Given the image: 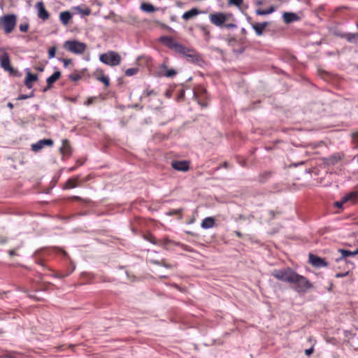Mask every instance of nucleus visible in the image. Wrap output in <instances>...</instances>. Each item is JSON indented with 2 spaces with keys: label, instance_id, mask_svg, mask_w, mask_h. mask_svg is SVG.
I'll list each match as a JSON object with an SVG mask.
<instances>
[{
  "label": "nucleus",
  "instance_id": "27",
  "mask_svg": "<svg viewBox=\"0 0 358 358\" xmlns=\"http://www.w3.org/2000/svg\"><path fill=\"white\" fill-rule=\"evenodd\" d=\"M338 252L342 255V257L345 258L350 256H355L358 254V248L355 251H350L345 249H339Z\"/></svg>",
  "mask_w": 358,
  "mask_h": 358
},
{
  "label": "nucleus",
  "instance_id": "37",
  "mask_svg": "<svg viewBox=\"0 0 358 358\" xmlns=\"http://www.w3.org/2000/svg\"><path fill=\"white\" fill-rule=\"evenodd\" d=\"M157 94V92H155L154 90H150V89H146L144 92H143V95L145 96V97H149L150 96H156Z\"/></svg>",
  "mask_w": 358,
  "mask_h": 358
},
{
  "label": "nucleus",
  "instance_id": "22",
  "mask_svg": "<svg viewBox=\"0 0 358 358\" xmlns=\"http://www.w3.org/2000/svg\"><path fill=\"white\" fill-rule=\"evenodd\" d=\"M282 17L286 24H289L299 20V17L294 13H285Z\"/></svg>",
  "mask_w": 358,
  "mask_h": 358
},
{
  "label": "nucleus",
  "instance_id": "19",
  "mask_svg": "<svg viewBox=\"0 0 358 358\" xmlns=\"http://www.w3.org/2000/svg\"><path fill=\"white\" fill-rule=\"evenodd\" d=\"M61 76L60 71H55L52 76L48 77L46 80L47 82V87L44 90L46 91L48 89H50L53 83H55Z\"/></svg>",
  "mask_w": 358,
  "mask_h": 358
},
{
  "label": "nucleus",
  "instance_id": "63",
  "mask_svg": "<svg viewBox=\"0 0 358 358\" xmlns=\"http://www.w3.org/2000/svg\"><path fill=\"white\" fill-rule=\"evenodd\" d=\"M8 106L9 107H10V108H13V104H12L11 103H9L8 104Z\"/></svg>",
  "mask_w": 358,
  "mask_h": 358
},
{
  "label": "nucleus",
  "instance_id": "25",
  "mask_svg": "<svg viewBox=\"0 0 358 358\" xmlns=\"http://www.w3.org/2000/svg\"><path fill=\"white\" fill-rule=\"evenodd\" d=\"M199 10L197 8H192L191 10L186 11L183 13L182 17L185 20H189L197 15H199Z\"/></svg>",
  "mask_w": 358,
  "mask_h": 358
},
{
  "label": "nucleus",
  "instance_id": "41",
  "mask_svg": "<svg viewBox=\"0 0 358 358\" xmlns=\"http://www.w3.org/2000/svg\"><path fill=\"white\" fill-rule=\"evenodd\" d=\"M160 266H164L167 268H173L174 266H176V265H172V264H170L169 263L166 262V259H163L160 261Z\"/></svg>",
  "mask_w": 358,
  "mask_h": 358
},
{
  "label": "nucleus",
  "instance_id": "51",
  "mask_svg": "<svg viewBox=\"0 0 358 358\" xmlns=\"http://www.w3.org/2000/svg\"><path fill=\"white\" fill-rule=\"evenodd\" d=\"M85 162V160H81V159H78L76 161V166H81L84 164Z\"/></svg>",
  "mask_w": 358,
  "mask_h": 358
},
{
  "label": "nucleus",
  "instance_id": "49",
  "mask_svg": "<svg viewBox=\"0 0 358 358\" xmlns=\"http://www.w3.org/2000/svg\"><path fill=\"white\" fill-rule=\"evenodd\" d=\"M313 351H314L313 347H311L310 348L306 349L305 350V354L307 356H310L311 354H313Z\"/></svg>",
  "mask_w": 358,
  "mask_h": 358
},
{
  "label": "nucleus",
  "instance_id": "8",
  "mask_svg": "<svg viewBox=\"0 0 358 358\" xmlns=\"http://www.w3.org/2000/svg\"><path fill=\"white\" fill-rule=\"evenodd\" d=\"M229 15L222 12L211 13L209 15L210 22L219 27H223L225 22L228 21Z\"/></svg>",
  "mask_w": 358,
  "mask_h": 358
},
{
  "label": "nucleus",
  "instance_id": "48",
  "mask_svg": "<svg viewBox=\"0 0 358 358\" xmlns=\"http://www.w3.org/2000/svg\"><path fill=\"white\" fill-rule=\"evenodd\" d=\"M60 60L64 63V67H67L68 65L71 62V59H61Z\"/></svg>",
  "mask_w": 358,
  "mask_h": 358
},
{
  "label": "nucleus",
  "instance_id": "57",
  "mask_svg": "<svg viewBox=\"0 0 358 358\" xmlns=\"http://www.w3.org/2000/svg\"><path fill=\"white\" fill-rule=\"evenodd\" d=\"M35 69H36L37 71H43L44 69V67L43 66H38V67H35Z\"/></svg>",
  "mask_w": 358,
  "mask_h": 358
},
{
  "label": "nucleus",
  "instance_id": "54",
  "mask_svg": "<svg viewBox=\"0 0 358 358\" xmlns=\"http://www.w3.org/2000/svg\"><path fill=\"white\" fill-rule=\"evenodd\" d=\"M171 92L170 90H166L164 95L167 97V98H170L171 96Z\"/></svg>",
  "mask_w": 358,
  "mask_h": 358
},
{
  "label": "nucleus",
  "instance_id": "62",
  "mask_svg": "<svg viewBox=\"0 0 358 358\" xmlns=\"http://www.w3.org/2000/svg\"><path fill=\"white\" fill-rule=\"evenodd\" d=\"M38 263L41 264L42 266H44L43 262L42 261H40Z\"/></svg>",
  "mask_w": 358,
  "mask_h": 358
},
{
  "label": "nucleus",
  "instance_id": "45",
  "mask_svg": "<svg viewBox=\"0 0 358 358\" xmlns=\"http://www.w3.org/2000/svg\"><path fill=\"white\" fill-rule=\"evenodd\" d=\"M56 52V48L52 47L48 50V57L50 59L55 57Z\"/></svg>",
  "mask_w": 358,
  "mask_h": 358
},
{
  "label": "nucleus",
  "instance_id": "5",
  "mask_svg": "<svg viewBox=\"0 0 358 358\" xmlns=\"http://www.w3.org/2000/svg\"><path fill=\"white\" fill-rule=\"evenodd\" d=\"M99 60L107 65L113 66L119 65L121 62L120 55L114 51H108L99 56Z\"/></svg>",
  "mask_w": 358,
  "mask_h": 358
},
{
  "label": "nucleus",
  "instance_id": "12",
  "mask_svg": "<svg viewBox=\"0 0 358 358\" xmlns=\"http://www.w3.org/2000/svg\"><path fill=\"white\" fill-rule=\"evenodd\" d=\"M308 260L310 264H311L314 267L322 268L327 267L328 266V263L326 262L324 259L311 253L308 255Z\"/></svg>",
  "mask_w": 358,
  "mask_h": 358
},
{
  "label": "nucleus",
  "instance_id": "60",
  "mask_svg": "<svg viewBox=\"0 0 358 358\" xmlns=\"http://www.w3.org/2000/svg\"><path fill=\"white\" fill-rule=\"evenodd\" d=\"M77 166H73L69 169V171H73L76 169Z\"/></svg>",
  "mask_w": 358,
  "mask_h": 358
},
{
  "label": "nucleus",
  "instance_id": "1",
  "mask_svg": "<svg viewBox=\"0 0 358 358\" xmlns=\"http://www.w3.org/2000/svg\"><path fill=\"white\" fill-rule=\"evenodd\" d=\"M63 47L66 51L75 55H82L87 50V45L77 40H68L64 43Z\"/></svg>",
  "mask_w": 358,
  "mask_h": 358
},
{
  "label": "nucleus",
  "instance_id": "7",
  "mask_svg": "<svg viewBox=\"0 0 358 358\" xmlns=\"http://www.w3.org/2000/svg\"><path fill=\"white\" fill-rule=\"evenodd\" d=\"M194 96L198 103L202 107L206 108L208 105V96L206 90L201 86L196 87L194 90Z\"/></svg>",
  "mask_w": 358,
  "mask_h": 358
},
{
  "label": "nucleus",
  "instance_id": "2",
  "mask_svg": "<svg viewBox=\"0 0 358 358\" xmlns=\"http://www.w3.org/2000/svg\"><path fill=\"white\" fill-rule=\"evenodd\" d=\"M293 289L297 292H304L312 288L313 285L310 281L304 276L298 274L296 272L293 278Z\"/></svg>",
  "mask_w": 358,
  "mask_h": 358
},
{
  "label": "nucleus",
  "instance_id": "3",
  "mask_svg": "<svg viewBox=\"0 0 358 358\" xmlns=\"http://www.w3.org/2000/svg\"><path fill=\"white\" fill-rule=\"evenodd\" d=\"M17 24V17L14 14H8L0 18V26L3 29L5 34H10L15 28Z\"/></svg>",
  "mask_w": 358,
  "mask_h": 358
},
{
  "label": "nucleus",
  "instance_id": "59",
  "mask_svg": "<svg viewBox=\"0 0 358 358\" xmlns=\"http://www.w3.org/2000/svg\"><path fill=\"white\" fill-rule=\"evenodd\" d=\"M343 200L341 201V202H336V206L338 207H341L342 205H343Z\"/></svg>",
  "mask_w": 358,
  "mask_h": 358
},
{
  "label": "nucleus",
  "instance_id": "23",
  "mask_svg": "<svg viewBox=\"0 0 358 358\" xmlns=\"http://www.w3.org/2000/svg\"><path fill=\"white\" fill-rule=\"evenodd\" d=\"M72 19V15L69 11H63L59 13V20L64 25H67Z\"/></svg>",
  "mask_w": 358,
  "mask_h": 358
},
{
  "label": "nucleus",
  "instance_id": "33",
  "mask_svg": "<svg viewBox=\"0 0 358 358\" xmlns=\"http://www.w3.org/2000/svg\"><path fill=\"white\" fill-rule=\"evenodd\" d=\"M82 78V74L79 72H74L69 76V78L72 81H78Z\"/></svg>",
  "mask_w": 358,
  "mask_h": 358
},
{
  "label": "nucleus",
  "instance_id": "35",
  "mask_svg": "<svg viewBox=\"0 0 358 358\" xmlns=\"http://www.w3.org/2000/svg\"><path fill=\"white\" fill-rule=\"evenodd\" d=\"M38 80V77L35 74H32L31 73H28L27 74V76H26V78H25V81L26 82H30V83H32L34 81H36Z\"/></svg>",
  "mask_w": 358,
  "mask_h": 358
},
{
  "label": "nucleus",
  "instance_id": "47",
  "mask_svg": "<svg viewBox=\"0 0 358 358\" xmlns=\"http://www.w3.org/2000/svg\"><path fill=\"white\" fill-rule=\"evenodd\" d=\"M33 96H34V92H31L29 95L20 94L19 96V97H18V99L19 100H24V99H27L28 98H31V97H33Z\"/></svg>",
  "mask_w": 358,
  "mask_h": 358
},
{
  "label": "nucleus",
  "instance_id": "13",
  "mask_svg": "<svg viewBox=\"0 0 358 358\" xmlns=\"http://www.w3.org/2000/svg\"><path fill=\"white\" fill-rule=\"evenodd\" d=\"M93 76L96 80L103 83L106 87H108L110 85L109 78L105 75L103 69H96L93 73Z\"/></svg>",
  "mask_w": 358,
  "mask_h": 358
},
{
  "label": "nucleus",
  "instance_id": "53",
  "mask_svg": "<svg viewBox=\"0 0 358 358\" xmlns=\"http://www.w3.org/2000/svg\"><path fill=\"white\" fill-rule=\"evenodd\" d=\"M131 230L134 234H138V229L134 226V224H131Z\"/></svg>",
  "mask_w": 358,
  "mask_h": 358
},
{
  "label": "nucleus",
  "instance_id": "40",
  "mask_svg": "<svg viewBox=\"0 0 358 358\" xmlns=\"http://www.w3.org/2000/svg\"><path fill=\"white\" fill-rule=\"evenodd\" d=\"M96 99H97L96 96L89 97V98H87V101H85L84 105L89 106L93 104Z\"/></svg>",
  "mask_w": 358,
  "mask_h": 358
},
{
  "label": "nucleus",
  "instance_id": "6",
  "mask_svg": "<svg viewBox=\"0 0 358 358\" xmlns=\"http://www.w3.org/2000/svg\"><path fill=\"white\" fill-rule=\"evenodd\" d=\"M159 41L171 50L180 54L184 50V45L177 42L173 38L166 36H162L159 38Z\"/></svg>",
  "mask_w": 358,
  "mask_h": 358
},
{
  "label": "nucleus",
  "instance_id": "29",
  "mask_svg": "<svg viewBox=\"0 0 358 358\" xmlns=\"http://www.w3.org/2000/svg\"><path fill=\"white\" fill-rule=\"evenodd\" d=\"M275 11V8L273 6H271L268 9H257L255 13L258 15H266L272 13Z\"/></svg>",
  "mask_w": 358,
  "mask_h": 358
},
{
  "label": "nucleus",
  "instance_id": "50",
  "mask_svg": "<svg viewBox=\"0 0 358 358\" xmlns=\"http://www.w3.org/2000/svg\"><path fill=\"white\" fill-rule=\"evenodd\" d=\"M8 254H9V255H10V257H13V256H15V255H17V254H16V252H15V250H10L8 251Z\"/></svg>",
  "mask_w": 358,
  "mask_h": 358
},
{
  "label": "nucleus",
  "instance_id": "56",
  "mask_svg": "<svg viewBox=\"0 0 358 358\" xmlns=\"http://www.w3.org/2000/svg\"><path fill=\"white\" fill-rule=\"evenodd\" d=\"M227 41H228L229 43H230L231 42H236V38H228V39H227Z\"/></svg>",
  "mask_w": 358,
  "mask_h": 358
},
{
  "label": "nucleus",
  "instance_id": "38",
  "mask_svg": "<svg viewBox=\"0 0 358 358\" xmlns=\"http://www.w3.org/2000/svg\"><path fill=\"white\" fill-rule=\"evenodd\" d=\"M243 2V0H228V3L229 5H234L237 7H240Z\"/></svg>",
  "mask_w": 358,
  "mask_h": 358
},
{
  "label": "nucleus",
  "instance_id": "44",
  "mask_svg": "<svg viewBox=\"0 0 358 358\" xmlns=\"http://www.w3.org/2000/svg\"><path fill=\"white\" fill-rule=\"evenodd\" d=\"M29 24L28 23L21 24L19 26V29L22 32H27L29 29Z\"/></svg>",
  "mask_w": 358,
  "mask_h": 358
},
{
  "label": "nucleus",
  "instance_id": "20",
  "mask_svg": "<svg viewBox=\"0 0 358 358\" xmlns=\"http://www.w3.org/2000/svg\"><path fill=\"white\" fill-rule=\"evenodd\" d=\"M358 200V192H351L349 194H347L344 196H343V203H346L348 201H350L352 203H355Z\"/></svg>",
  "mask_w": 358,
  "mask_h": 358
},
{
  "label": "nucleus",
  "instance_id": "18",
  "mask_svg": "<svg viewBox=\"0 0 358 358\" xmlns=\"http://www.w3.org/2000/svg\"><path fill=\"white\" fill-rule=\"evenodd\" d=\"M60 152L62 155L69 157L71 155V146L69 140L64 139L62 141V145L60 148Z\"/></svg>",
  "mask_w": 358,
  "mask_h": 358
},
{
  "label": "nucleus",
  "instance_id": "21",
  "mask_svg": "<svg viewBox=\"0 0 358 358\" xmlns=\"http://www.w3.org/2000/svg\"><path fill=\"white\" fill-rule=\"evenodd\" d=\"M158 242L159 243L157 245L164 247L165 249H169L171 246L179 245L178 243H176L167 237L159 240Z\"/></svg>",
  "mask_w": 358,
  "mask_h": 358
},
{
  "label": "nucleus",
  "instance_id": "4",
  "mask_svg": "<svg viewBox=\"0 0 358 358\" xmlns=\"http://www.w3.org/2000/svg\"><path fill=\"white\" fill-rule=\"evenodd\" d=\"M295 271L291 268H285L282 269H275L272 271L271 275L278 280L282 282L292 283Z\"/></svg>",
  "mask_w": 358,
  "mask_h": 358
},
{
  "label": "nucleus",
  "instance_id": "46",
  "mask_svg": "<svg viewBox=\"0 0 358 358\" xmlns=\"http://www.w3.org/2000/svg\"><path fill=\"white\" fill-rule=\"evenodd\" d=\"M223 27H225L227 29H234V28H237V25H236V24H235L234 22L227 23V22L223 25Z\"/></svg>",
  "mask_w": 358,
  "mask_h": 358
},
{
  "label": "nucleus",
  "instance_id": "24",
  "mask_svg": "<svg viewBox=\"0 0 358 358\" xmlns=\"http://www.w3.org/2000/svg\"><path fill=\"white\" fill-rule=\"evenodd\" d=\"M79 181L78 176L69 178L65 183L64 189H73L78 187Z\"/></svg>",
  "mask_w": 358,
  "mask_h": 358
},
{
  "label": "nucleus",
  "instance_id": "64",
  "mask_svg": "<svg viewBox=\"0 0 358 358\" xmlns=\"http://www.w3.org/2000/svg\"><path fill=\"white\" fill-rule=\"evenodd\" d=\"M7 356H0V358H7Z\"/></svg>",
  "mask_w": 358,
  "mask_h": 358
},
{
  "label": "nucleus",
  "instance_id": "55",
  "mask_svg": "<svg viewBox=\"0 0 358 358\" xmlns=\"http://www.w3.org/2000/svg\"><path fill=\"white\" fill-rule=\"evenodd\" d=\"M234 234L238 237V238H242L243 237V234L241 232L238 231H234Z\"/></svg>",
  "mask_w": 358,
  "mask_h": 358
},
{
  "label": "nucleus",
  "instance_id": "26",
  "mask_svg": "<svg viewBox=\"0 0 358 358\" xmlns=\"http://www.w3.org/2000/svg\"><path fill=\"white\" fill-rule=\"evenodd\" d=\"M215 224V219L212 217H208L202 220L201 226L203 229H210L213 228Z\"/></svg>",
  "mask_w": 358,
  "mask_h": 358
},
{
  "label": "nucleus",
  "instance_id": "30",
  "mask_svg": "<svg viewBox=\"0 0 358 358\" xmlns=\"http://www.w3.org/2000/svg\"><path fill=\"white\" fill-rule=\"evenodd\" d=\"M143 238L145 241H147L154 245H157L159 243L158 240L150 233L143 234Z\"/></svg>",
  "mask_w": 358,
  "mask_h": 358
},
{
  "label": "nucleus",
  "instance_id": "17",
  "mask_svg": "<svg viewBox=\"0 0 358 358\" xmlns=\"http://www.w3.org/2000/svg\"><path fill=\"white\" fill-rule=\"evenodd\" d=\"M251 26L257 36H262L265 29L268 26V22H264L261 23H251Z\"/></svg>",
  "mask_w": 358,
  "mask_h": 358
},
{
  "label": "nucleus",
  "instance_id": "16",
  "mask_svg": "<svg viewBox=\"0 0 358 358\" xmlns=\"http://www.w3.org/2000/svg\"><path fill=\"white\" fill-rule=\"evenodd\" d=\"M38 9V16L43 20H46L49 18V13L46 10L44 4L42 1L38 2L36 5Z\"/></svg>",
  "mask_w": 358,
  "mask_h": 358
},
{
  "label": "nucleus",
  "instance_id": "58",
  "mask_svg": "<svg viewBox=\"0 0 358 358\" xmlns=\"http://www.w3.org/2000/svg\"><path fill=\"white\" fill-rule=\"evenodd\" d=\"M6 241H7V239L6 238H1V240H0V243L1 244L5 243Z\"/></svg>",
  "mask_w": 358,
  "mask_h": 358
},
{
  "label": "nucleus",
  "instance_id": "61",
  "mask_svg": "<svg viewBox=\"0 0 358 358\" xmlns=\"http://www.w3.org/2000/svg\"><path fill=\"white\" fill-rule=\"evenodd\" d=\"M153 263L157 265H160V261H153Z\"/></svg>",
  "mask_w": 358,
  "mask_h": 358
},
{
  "label": "nucleus",
  "instance_id": "15",
  "mask_svg": "<svg viewBox=\"0 0 358 358\" xmlns=\"http://www.w3.org/2000/svg\"><path fill=\"white\" fill-rule=\"evenodd\" d=\"M160 73L167 78H173L176 76L177 71L168 68V62L164 61L160 66Z\"/></svg>",
  "mask_w": 358,
  "mask_h": 358
},
{
  "label": "nucleus",
  "instance_id": "9",
  "mask_svg": "<svg viewBox=\"0 0 358 358\" xmlns=\"http://www.w3.org/2000/svg\"><path fill=\"white\" fill-rule=\"evenodd\" d=\"M190 161L188 160H173L171 166L176 171L187 172L190 169Z\"/></svg>",
  "mask_w": 358,
  "mask_h": 358
},
{
  "label": "nucleus",
  "instance_id": "52",
  "mask_svg": "<svg viewBox=\"0 0 358 358\" xmlns=\"http://www.w3.org/2000/svg\"><path fill=\"white\" fill-rule=\"evenodd\" d=\"M24 84L27 86V87L29 88V89H31L33 87L32 83L24 81Z\"/></svg>",
  "mask_w": 358,
  "mask_h": 358
},
{
  "label": "nucleus",
  "instance_id": "11",
  "mask_svg": "<svg viewBox=\"0 0 358 358\" xmlns=\"http://www.w3.org/2000/svg\"><path fill=\"white\" fill-rule=\"evenodd\" d=\"M180 55L184 56L187 61L192 62H198L200 59L199 55L195 50L189 49L184 45V50L180 52Z\"/></svg>",
  "mask_w": 358,
  "mask_h": 358
},
{
  "label": "nucleus",
  "instance_id": "31",
  "mask_svg": "<svg viewBox=\"0 0 358 358\" xmlns=\"http://www.w3.org/2000/svg\"><path fill=\"white\" fill-rule=\"evenodd\" d=\"M182 212H183V208L171 209L166 213V215H169V216L179 215L180 219H181L182 217Z\"/></svg>",
  "mask_w": 358,
  "mask_h": 358
},
{
  "label": "nucleus",
  "instance_id": "43",
  "mask_svg": "<svg viewBox=\"0 0 358 358\" xmlns=\"http://www.w3.org/2000/svg\"><path fill=\"white\" fill-rule=\"evenodd\" d=\"M68 199L73 201H83V202H85V203L87 202V200L83 199H82L81 197H80L78 196H72L69 197Z\"/></svg>",
  "mask_w": 358,
  "mask_h": 358
},
{
  "label": "nucleus",
  "instance_id": "34",
  "mask_svg": "<svg viewBox=\"0 0 358 358\" xmlns=\"http://www.w3.org/2000/svg\"><path fill=\"white\" fill-rule=\"evenodd\" d=\"M138 72V68H129L125 71V76H132L136 75Z\"/></svg>",
  "mask_w": 358,
  "mask_h": 358
},
{
  "label": "nucleus",
  "instance_id": "28",
  "mask_svg": "<svg viewBox=\"0 0 358 358\" xmlns=\"http://www.w3.org/2000/svg\"><path fill=\"white\" fill-rule=\"evenodd\" d=\"M343 38H345L348 42H358V34H345L341 36Z\"/></svg>",
  "mask_w": 358,
  "mask_h": 358
},
{
  "label": "nucleus",
  "instance_id": "39",
  "mask_svg": "<svg viewBox=\"0 0 358 358\" xmlns=\"http://www.w3.org/2000/svg\"><path fill=\"white\" fill-rule=\"evenodd\" d=\"M199 29L205 36H208L210 35V30L208 26L201 25L199 26Z\"/></svg>",
  "mask_w": 358,
  "mask_h": 358
},
{
  "label": "nucleus",
  "instance_id": "14",
  "mask_svg": "<svg viewBox=\"0 0 358 358\" xmlns=\"http://www.w3.org/2000/svg\"><path fill=\"white\" fill-rule=\"evenodd\" d=\"M53 141L51 139H42L31 145V150L34 152H38L45 146H52Z\"/></svg>",
  "mask_w": 358,
  "mask_h": 358
},
{
  "label": "nucleus",
  "instance_id": "10",
  "mask_svg": "<svg viewBox=\"0 0 358 358\" xmlns=\"http://www.w3.org/2000/svg\"><path fill=\"white\" fill-rule=\"evenodd\" d=\"M0 64L2 69L9 72L10 74L14 75L16 73V71L10 64L9 55L7 52H3L0 56Z\"/></svg>",
  "mask_w": 358,
  "mask_h": 358
},
{
  "label": "nucleus",
  "instance_id": "36",
  "mask_svg": "<svg viewBox=\"0 0 358 358\" xmlns=\"http://www.w3.org/2000/svg\"><path fill=\"white\" fill-rule=\"evenodd\" d=\"M76 9L78 10L79 13H81L84 15H90L91 14V10L88 8L82 9L80 7L78 6L76 8Z\"/></svg>",
  "mask_w": 358,
  "mask_h": 358
},
{
  "label": "nucleus",
  "instance_id": "32",
  "mask_svg": "<svg viewBox=\"0 0 358 358\" xmlns=\"http://www.w3.org/2000/svg\"><path fill=\"white\" fill-rule=\"evenodd\" d=\"M141 8L143 10L148 12V13H152L155 10V7L152 4L146 3L141 4Z\"/></svg>",
  "mask_w": 358,
  "mask_h": 358
},
{
  "label": "nucleus",
  "instance_id": "42",
  "mask_svg": "<svg viewBox=\"0 0 358 358\" xmlns=\"http://www.w3.org/2000/svg\"><path fill=\"white\" fill-rule=\"evenodd\" d=\"M352 143L358 148V131L355 132L352 134Z\"/></svg>",
  "mask_w": 358,
  "mask_h": 358
}]
</instances>
